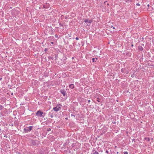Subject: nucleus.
Returning a JSON list of instances; mask_svg holds the SVG:
<instances>
[{"mask_svg":"<svg viewBox=\"0 0 154 154\" xmlns=\"http://www.w3.org/2000/svg\"><path fill=\"white\" fill-rule=\"evenodd\" d=\"M48 51V49L47 48H45L44 50V51L45 52H47Z\"/></svg>","mask_w":154,"mask_h":154,"instance_id":"obj_14","label":"nucleus"},{"mask_svg":"<svg viewBox=\"0 0 154 154\" xmlns=\"http://www.w3.org/2000/svg\"><path fill=\"white\" fill-rule=\"evenodd\" d=\"M91 20H88V19H86L85 20V22L86 23L88 26H90L91 23L92 22Z\"/></svg>","mask_w":154,"mask_h":154,"instance_id":"obj_4","label":"nucleus"},{"mask_svg":"<svg viewBox=\"0 0 154 154\" xmlns=\"http://www.w3.org/2000/svg\"><path fill=\"white\" fill-rule=\"evenodd\" d=\"M62 105L60 104H58L57 105L56 107L53 108V110L56 112L59 110L62 107Z\"/></svg>","mask_w":154,"mask_h":154,"instance_id":"obj_3","label":"nucleus"},{"mask_svg":"<svg viewBox=\"0 0 154 154\" xmlns=\"http://www.w3.org/2000/svg\"><path fill=\"white\" fill-rule=\"evenodd\" d=\"M97 60V58H93L92 59V61L93 62H96Z\"/></svg>","mask_w":154,"mask_h":154,"instance_id":"obj_9","label":"nucleus"},{"mask_svg":"<svg viewBox=\"0 0 154 154\" xmlns=\"http://www.w3.org/2000/svg\"><path fill=\"white\" fill-rule=\"evenodd\" d=\"M88 101L89 103V102H90V100H88Z\"/></svg>","mask_w":154,"mask_h":154,"instance_id":"obj_22","label":"nucleus"},{"mask_svg":"<svg viewBox=\"0 0 154 154\" xmlns=\"http://www.w3.org/2000/svg\"><path fill=\"white\" fill-rule=\"evenodd\" d=\"M142 45H144L143 44H142Z\"/></svg>","mask_w":154,"mask_h":154,"instance_id":"obj_29","label":"nucleus"},{"mask_svg":"<svg viewBox=\"0 0 154 154\" xmlns=\"http://www.w3.org/2000/svg\"><path fill=\"white\" fill-rule=\"evenodd\" d=\"M124 154H128V152H124Z\"/></svg>","mask_w":154,"mask_h":154,"instance_id":"obj_15","label":"nucleus"},{"mask_svg":"<svg viewBox=\"0 0 154 154\" xmlns=\"http://www.w3.org/2000/svg\"><path fill=\"white\" fill-rule=\"evenodd\" d=\"M51 43L52 44H54V42H51Z\"/></svg>","mask_w":154,"mask_h":154,"instance_id":"obj_21","label":"nucleus"},{"mask_svg":"<svg viewBox=\"0 0 154 154\" xmlns=\"http://www.w3.org/2000/svg\"><path fill=\"white\" fill-rule=\"evenodd\" d=\"M69 87L70 88L73 89L74 87V85L72 84H70L69 85Z\"/></svg>","mask_w":154,"mask_h":154,"instance_id":"obj_8","label":"nucleus"},{"mask_svg":"<svg viewBox=\"0 0 154 154\" xmlns=\"http://www.w3.org/2000/svg\"><path fill=\"white\" fill-rule=\"evenodd\" d=\"M71 116H73L75 117V115H73V114H71Z\"/></svg>","mask_w":154,"mask_h":154,"instance_id":"obj_18","label":"nucleus"},{"mask_svg":"<svg viewBox=\"0 0 154 154\" xmlns=\"http://www.w3.org/2000/svg\"><path fill=\"white\" fill-rule=\"evenodd\" d=\"M72 59H73L74 58V57H72Z\"/></svg>","mask_w":154,"mask_h":154,"instance_id":"obj_30","label":"nucleus"},{"mask_svg":"<svg viewBox=\"0 0 154 154\" xmlns=\"http://www.w3.org/2000/svg\"><path fill=\"white\" fill-rule=\"evenodd\" d=\"M60 92L62 94L63 96H64L66 94V91L64 89H61L60 90Z\"/></svg>","mask_w":154,"mask_h":154,"instance_id":"obj_5","label":"nucleus"},{"mask_svg":"<svg viewBox=\"0 0 154 154\" xmlns=\"http://www.w3.org/2000/svg\"><path fill=\"white\" fill-rule=\"evenodd\" d=\"M50 116L51 118H52L53 116H54L53 114H51Z\"/></svg>","mask_w":154,"mask_h":154,"instance_id":"obj_13","label":"nucleus"},{"mask_svg":"<svg viewBox=\"0 0 154 154\" xmlns=\"http://www.w3.org/2000/svg\"><path fill=\"white\" fill-rule=\"evenodd\" d=\"M147 6H148V7H149V5H147Z\"/></svg>","mask_w":154,"mask_h":154,"instance_id":"obj_25","label":"nucleus"},{"mask_svg":"<svg viewBox=\"0 0 154 154\" xmlns=\"http://www.w3.org/2000/svg\"><path fill=\"white\" fill-rule=\"evenodd\" d=\"M91 154H99L98 152L96 150H93L91 153Z\"/></svg>","mask_w":154,"mask_h":154,"instance_id":"obj_7","label":"nucleus"},{"mask_svg":"<svg viewBox=\"0 0 154 154\" xmlns=\"http://www.w3.org/2000/svg\"><path fill=\"white\" fill-rule=\"evenodd\" d=\"M55 36L56 38H57L58 37V35H55Z\"/></svg>","mask_w":154,"mask_h":154,"instance_id":"obj_17","label":"nucleus"},{"mask_svg":"<svg viewBox=\"0 0 154 154\" xmlns=\"http://www.w3.org/2000/svg\"><path fill=\"white\" fill-rule=\"evenodd\" d=\"M131 46H133V45H131Z\"/></svg>","mask_w":154,"mask_h":154,"instance_id":"obj_28","label":"nucleus"},{"mask_svg":"<svg viewBox=\"0 0 154 154\" xmlns=\"http://www.w3.org/2000/svg\"><path fill=\"white\" fill-rule=\"evenodd\" d=\"M33 126H30L24 128V131L25 133H28L30 132L32 129Z\"/></svg>","mask_w":154,"mask_h":154,"instance_id":"obj_2","label":"nucleus"},{"mask_svg":"<svg viewBox=\"0 0 154 154\" xmlns=\"http://www.w3.org/2000/svg\"><path fill=\"white\" fill-rule=\"evenodd\" d=\"M36 141H33L32 142V143L33 145H35L36 144Z\"/></svg>","mask_w":154,"mask_h":154,"instance_id":"obj_11","label":"nucleus"},{"mask_svg":"<svg viewBox=\"0 0 154 154\" xmlns=\"http://www.w3.org/2000/svg\"><path fill=\"white\" fill-rule=\"evenodd\" d=\"M121 71L123 73H126V74L128 73V72L127 71V69L125 68L122 69H121Z\"/></svg>","mask_w":154,"mask_h":154,"instance_id":"obj_6","label":"nucleus"},{"mask_svg":"<svg viewBox=\"0 0 154 154\" xmlns=\"http://www.w3.org/2000/svg\"><path fill=\"white\" fill-rule=\"evenodd\" d=\"M107 1L105 2H104V4L105 5H107L108 6L109 5V4L107 3Z\"/></svg>","mask_w":154,"mask_h":154,"instance_id":"obj_12","label":"nucleus"},{"mask_svg":"<svg viewBox=\"0 0 154 154\" xmlns=\"http://www.w3.org/2000/svg\"><path fill=\"white\" fill-rule=\"evenodd\" d=\"M136 5L137 6H139L140 5V4L139 3H137L136 4Z\"/></svg>","mask_w":154,"mask_h":154,"instance_id":"obj_20","label":"nucleus"},{"mask_svg":"<svg viewBox=\"0 0 154 154\" xmlns=\"http://www.w3.org/2000/svg\"><path fill=\"white\" fill-rule=\"evenodd\" d=\"M62 16H61V18H62H62H63V17H62Z\"/></svg>","mask_w":154,"mask_h":154,"instance_id":"obj_27","label":"nucleus"},{"mask_svg":"<svg viewBox=\"0 0 154 154\" xmlns=\"http://www.w3.org/2000/svg\"><path fill=\"white\" fill-rule=\"evenodd\" d=\"M112 27L113 28V29H115V27H113V26H112Z\"/></svg>","mask_w":154,"mask_h":154,"instance_id":"obj_23","label":"nucleus"},{"mask_svg":"<svg viewBox=\"0 0 154 154\" xmlns=\"http://www.w3.org/2000/svg\"><path fill=\"white\" fill-rule=\"evenodd\" d=\"M138 49L140 50H141V51H142L143 49V48L141 46L139 47Z\"/></svg>","mask_w":154,"mask_h":154,"instance_id":"obj_10","label":"nucleus"},{"mask_svg":"<svg viewBox=\"0 0 154 154\" xmlns=\"http://www.w3.org/2000/svg\"><path fill=\"white\" fill-rule=\"evenodd\" d=\"M106 152H108V151H106Z\"/></svg>","mask_w":154,"mask_h":154,"instance_id":"obj_24","label":"nucleus"},{"mask_svg":"<svg viewBox=\"0 0 154 154\" xmlns=\"http://www.w3.org/2000/svg\"><path fill=\"white\" fill-rule=\"evenodd\" d=\"M62 16H61V18H62H62H63V17H62Z\"/></svg>","mask_w":154,"mask_h":154,"instance_id":"obj_26","label":"nucleus"},{"mask_svg":"<svg viewBox=\"0 0 154 154\" xmlns=\"http://www.w3.org/2000/svg\"><path fill=\"white\" fill-rule=\"evenodd\" d=\"M51 129L50 128H48L47 129V131H51Z\"/></svg>","mask_w":154,"mask_h":154,"instance_id":"obj_16","label":"nucleus"},{"mask_svg":"<svg viewBox=\"0 0 154 154\" xmlns=\"http://www.w3.org/2000/svg\"><path fill=\"white\" fill-rule=\"evenodd\" d=\"M36 115L39 117L44 118L46 115L45 112H42L40 110H38L36 112Z\"/></svg>","mask_w":154,"mask_h":154,"instance_id":"obj_1","label":"nucleus"},{"mask_svg":"<svg viewBox=\"0 0 154 154\" xmlns=\"http://www.w3.org/2000/svg\"><path fill=\"white\" fill-rule=\"evenodd\" d=\"M75 39H76V40H78L79 39V38H78V37H76V38H75Z\"/></svg>","mask_w":154,"mask_h":154,"instance_id":"obj_19","label":"nucleus"}]
</instances>
